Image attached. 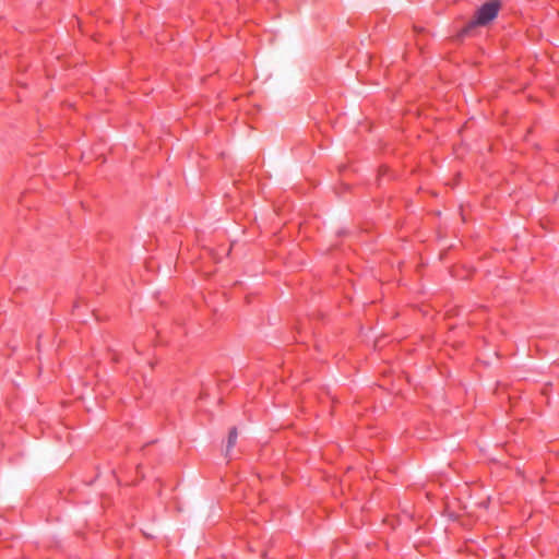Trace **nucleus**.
Listing matches in <instances>:
<instances>
[{
  "label": "nucleus",
  "mask_w": 559,
  "mask_h": 559,
  "mask_svg": "<svg viewBox=\"0 0 559 559\" xmlns=\"http://www.w3.org/2000/svg\"><path fill=\"white\" fill-rule=\"evenodd\" d=\"M500 9L498 0L489 1L483 4L476 12L475 19L471 21L457 35L459 38L467 35L472 28L476 26H485L493 19H496Z\"/></svg>",
  "instance_id": "1"
},
{
  "label": "nucleus",
  "mask_w": 559,
  "mask_h": 559,
  "mask_svg": "<svg viewBox=\"0 0 559 559\" xmlns=\"http://www.w3.org/2000/svg\"><path fill=\"white\" fill-rule=\"evenodd\" d=\"M237 437H238L237 429H236V428H233V429L229 431V435H228V440H227L226 450H225V455H226V456H229V455H230V452H231L233 448H234V447H235V444H236Z\"/></svg>",
  "instance_id": "2"
}]
</instances>
